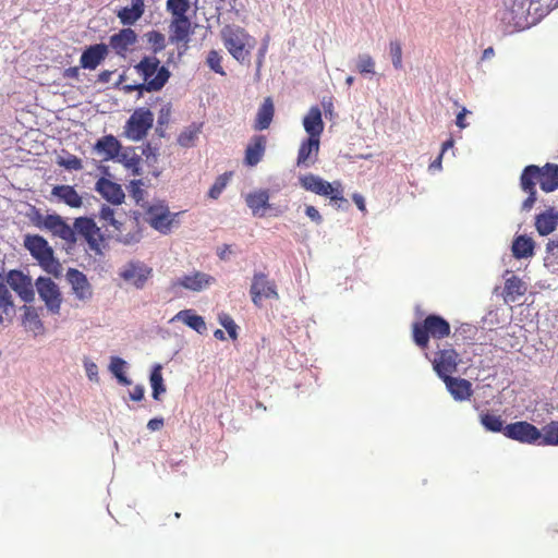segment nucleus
<instances>
[{"instance_id": "obj_31", "label": "nucleus", "mask_w": 558, "mask_h": 558, "mask_svg": "<svg viewBox=\"0 0 558 558\" xmlns=\"http://www.w3.org/2000/svg\"><path fill=\"white\" fill-rule=\"evenodd\" d=\"M214 278L204 272H195L193 275L184 276L178 281V284L181 287L192 290V291H202L207 288Z\"/></svg>"}, {"instance_id": "obj_49", "label": "nucleus", "mask_w": 558, "mask_h": 558, "mask_svg": "<svg viewBox=\"0 0 558 558\" xmlns=\"http://www.w3.org/2000/svg\"><path fill=\"white\" fill-rule=\"evenodd\" d=\"M218 322L227 330L232 340L238 338V325L229 314L220 313L218 315Z\"/></svg>"}, {"instance_id": "obj_27", "label": "nucleus", "mask_w": 558, "mask_h": 558, "mask_svg": "<svg viewBox=\"0 0 558 558\" xmlns=\"http://www.w3.org/2000/svg\"><path fill=\"white\" fill-rule=\"evenodd\" d=\"M172 320L182 322L199 335H204L207 331L204 318L197 315L193 310H182L178 312Z\"/></svg>"}, {"instance_id": "obj_58", "label": "nucleus", "mask_w": 558, "mask_h": 558, "mask_svg": "<svg viewBox=\"0 0 558 558\" xmlns=\"http://www.w3.org/2000/svg\"><path fill=\"white\" fill-rule=\"evenodd\" d=\"M527 194V197L523 201L521 209L523 211H529L532 209L536 202V191H524Z\"/></svg>"}, {"instance_id": "obj_38", "label": "nucleus", "mask_w": 558, "mask_h": 558, "mask_svg": "<svg viewBox=\"0 0 558 558\" xmlns=\"http://www.w3.org/2000/svg\"><path fill=\"white\" fill-rule=\"evenodd\" d=\"M539 167L536 165L526 166L520 177L522 191H536V183H539Z\"/></svg>"}, {"instance_id": "obj_34", "label": "nucleus", "mask_w": 558, "mask_h": 558, "mask_svg": "<svg viewBox=\"0 0 558 558\" xmlns=\"http://www.w3.org/2000/svg\"><path fill=\"white\" fill-rule=\"evenodd\" d=\"M171 35H170V41L171 43H186L189 40L190 29H191V23L187 16L184 17H173V21L170 25Z\"/></svg>"}, {"instance_id": "obj_3", "label": "nucleus", "mask_w": 558, "mask_h": 558, "mask_svg": "<svg viewBox=\"0 0 558 558\" xmlns=\"http://www.w3.org/2000/svg\"><path fill=\"white\" fill-rule=\"evenodd\" d=\"M449 335V323L436 314L428 315L422 323L413 324V340L422 349L427 347L429 337L444 339Z\"/></svg>"}, {"instance_id": "obj_55", "label": "nucleus", "mask_w": 558, "mask_h": 558, "mask_svg": "<svg viewBox=\"0 0 558 558\" xmlns=\"http://www.w3.org/2000/svg\"><path fill=\"white\" fill-rule=\"evenodd\" d=\"M84 368L86 372V376L90 381L98 383L99 376H98V366L93 361H89L85 359L84 361Z\"/></svg>"}, {"instance_id": "obj_63", "label": "nucleus", "mask_w": 558, "mask_h": 558, "mask_svg": "<svg viewBox=\"0 0 558 558\" xmlns=\"http://www.w3.org/2000/svg\"><path fill=\"white\" fill-rule=\"evenodd\" d=\"M156 151H157V149L155 147H153L150 145V143L145 144L142 149V154L146 157L147 160H149L150 158L153 160H156V157H157Z\"/></svg>"}, {"instance_id": "obj_48", "label": "nucleus", "mask_w": 558, "mask_h": 558, "mask_svg": "<svg viewBox=\"0 0 558 558\" xmlns=\"http://www.w3.org/2000/svg\"><path fill=\"white\" fill-rule=\"evenodd\" d=\"M147 43L151 45L154 53H158L166 48L165 35L158 31H150L145 34Z\"/></svg>"}, {"instance_id": "obj_41", "label": "nucleus", "mask_w": 558, "mask_h": 558, "mask_svg": "<svg viewBox=\"0 0 558 558\" xmlns=\"http://www.w3.org/2000/svg\"><path fill=\"white\" fill-rule=\"evenodd\" d=\"M202 123L193 122L189 126H186L178 137V144L182 147H192L195 141L198 138L199 133L202 132Z\"/></svg>"}, {"instance_id": "obj_26", "label": "nucleus", "mask_w": 558, "mask_h": 558, "mask_svg": "<svg viewBox=\"0 0 558 558\" xmlns=\"http://www.w3.org/2000/svg\"><path fill=\"white\" fill-rule=\"evenodd\" d=\"M121 148V143L113 135L102 136L95 144V149L105 156V160L117 159Z\"/></svg>"}, {"instance_id": "obj_14", "label": "nucleus", "mask_w": 558, "mask_h": 558, "mask_svg": "<svg viewBox=\"0 0 558 558\" xmlns=\"http://www.w3.org/2000/svg\"><path fill=\"white\" fill-rule=\"evenodd\" d=\"M429 360L428 353L425 354ZM433 368L437 376L441 379L450 377L457 372L459 354L453 349L439 350L436 356L432 360Z\"/></svg>"}, {"instance_id": "obj_51", "label": "nucleus", "mask_w": 558, "mask_h": 558, "mask_svg": "<svg viewBox=\"0 0 558 558\" xmlns=\"http://www.w3.org/2000/svg\"><path fill=\"white\" fill-rule=\"evenodd\" d=\"M228 182L227 173L219 175L208 191V197L217 199L226 189Z\"/></svg>"}, {"instance_id": "obj_15", "label": "nucleus", "mask_w": 558, "mask_h": 558, "mask_svg": "<svg viewBox=\"0 0 558 558\" xmlns=\"http://www.w3.org/2000/svg\"><path fill=\"white\" fill-rule=\"evenodd\" d=\"M65 277L77 300L88 301L92 299L93 288L84 272L75 268H69Z\"/></svg>"}, {"instance_id": "obj_62", "label": "nucleus", "mask_w": 558, "mask_h": 558, "mask_svg": "<svg viewBox=\"0 0 558 558\" xmlns=\"http://www.w3.org/2000/svg\"><path fill=\"white\" fill-rule=\"evenodd\" d=\"M162 426H163L162 417H154V418L149 420L147 423V428L150 432H157V430L161 429Z\"/></svg>"}, {"instance_id": "obj_40", "label": "nucleus", "mask_w": 558, "mask_h": 558, "mask_svg": "<svg viewBox=\"0 0 558 558\" xmlns=\"http://www.w3.org/2000/svg\"><path fill=\"white\" fill-rule=\"evenodd\" d=\"M24 311V315L22 317V324L34 332H38L43 330L44 324L39 318L38 312L35 307L24 305L22 308Z\"/></svg>"}, {"instance_id": "obj_23", "label": "nucleus", "mask_w": 558, "mask_h": 558, "mask_svg": "<svg viewBox=\"0 0 558 558\" xmlns=\"http://www.w3.org/2000/svg\"><path fill=\"white\" fill-rule=\"evenodd\" d=\"M558 225V211L549 207L535 217V228L541 235L550 234Z\"/></svg>"}, {"instance_id": "obj_35", "label": "nucleus", "mask_w": 558, "mask_h": 558, "mask_svg": "<svg viewBox=\"0 0 558 558\" xmlns=\"http://www.w3.org/2000/svg\"><path fill=\"white\" fill-rule=\"evenodd\" d=\"M265 137L259 135L254 137V142L250 144L245 149V163L254 167L260 160L265 151Z\"/></svg>"}, {"instance_id": "obj_7", "label": "nucleus", "mask_w": 558, "mask_h": 558, "mask_svg": "<svg viewBox=\"0 0 558 558\" xmlns=\"http://www.w3.org/2000/svg\"><path fill=\"white\" fill-rule=\"evenodd\" d=\"M39 299L45 303L51 314H59L62 304V294L59 286L50 278L40 276L34 282Z\"/></svg>"}, {"instance_id": "obj_20", "label": "nucleus", "mask_w": 558, "mask_h": 558, "mask_svg": "<svg viewBox=\"0 0 558 558\" xmlns=\"http://www.w3.org/2000/svg\"><path fill=\"white\" fill-rule=\"evenodd\" d=\"M303 128L310 137L320 138V135L324 132V121L319 107H311L306 116L303 118Z\"/></svg>"}, {"instance_id": "obj_47", "label": "nucleus", "mask_w": 558, "mask_h": 558, "mask_svg": "<svg viewBox=\"0 0 558 558\" xmlns=\"http://www.w3.org/2000/svg\"><path fill=\"white\" fill-rule=\"evenodd\" d=\"M389 56L391 59L392 66L396 70H402L403 69V62H402V46L399 40H391L389 43Z\"/></svg>"}, {"instance_id": "obj_52", "label": "nucleus", "mask_w": 558, "mask_h": 558, "mask_svg": "<svg viewBox=\"0 0 558 558\" xmlns=\"http://www.w3.org/2000/svg\"><path fill=\"white\" fill-rule=\"evenodd\" d=\"M221 56L216 50H210L207 56V65L213 70L215 73L225 75L226 72L223 71V68L221 66Z\"/></svg>"}, {"instance_id": "obj_2", "label": "nucleus", "mask_w": 558, "mask_h": 558, "mask_svg": "<svg viewBox=\"0 0 558 558\" xmlns=\"http://www.w3.org/2000/svg\"><path fill=\"white\" fill-rule=\"evenodd\" d=\"M23 245L44 271L54 277L61 275L62 265L54 256L53 248L43 235L26 234L23 240Z\"/></svg>"}, {"instance_id": "obj_59", "label": "nucleus", "mask_w": 558, "mask_h": 558, "mask_svg": "<svg viewBox=\"0 0 558 558\" xmlns=\"http://www.w3.org/2000/svg\"><path fill=\"white\" fill-rule=\"evenodd\" d=\"M527 194V197L523 201L521 209L523 211H529L532 209L536 202V191H524Z\"/></svg>"}, {"instance_id": "obj_56", "label": "nucleus", "mask_w": 558, "mask_h": 558, "mask_svg": "<svg viewBox=\"0 0 558 558\" xmlns=\"http://www.w3.org/2000/svg\"><path fill=\"white\" fill-rule=\"evenodd\" d=\"M142 180H133L131 181V195L135 199L137 204L143 201L144 191L142 190Z\"/></svg>"}, {"instance_id": "obj_8", "label": "nucleus", "mask_w": 558, "mask_h": 558, "mask_svg": "<svg viewBox=\"0 0 558 558\" xmlns=\"http://www.w3.org/2000/svg\"><path fill=\"white\" fill-rule=\"evenodd\" d=\"M505 437L521 444L539 446L541 429L526 421H518L505 426Z\"/></svg>"}, {"instance_id": "obj_12", "label": "nucleus", "mask_w": 558, "mask_h": 558, "mask_svg": "<svg viewBox=\"0 0 558 558\" xmlns=\"http://www.w3.org/2000/svg\"><path fill=\"white\" fill-rule=\"evenodd\" d=\"M146 215L149 226L162 234L170 232L174 219L179 216L178 213H170L168 206L162 202L148 206Z\"/></svg>"}, {"instance_id": "obj_17", "label": "nucleus", "mask_w": 558, "mask_h": 558, "mask_svg": "<svg viewBox=\"0 0 558 558\" xmlns=\"http://www.w3.org/2000/svg\"><path fill=\"white\" fill-rule=\"evenodd\" d=\"M320 138L310 137L304 138L299 147L296 166L308 168L315 163L319 153Z\"/></svg>"}, {"instance_id": "obj_44", "label": "nucleus", "mask_w": 558, "mask_h": 558, "mask_svg": "<svg viewBox=\"0 0 558 558\" xmlns=\"http://www.w3.org/2000/svg\"><path fill=\"white\" fill-rule=\"evenodd\" d=\"M14 306L12 294L4 283L0 282V325L3 323V314H8Z\"/></svg>"}, {"instance_id": "obj_39", "label": "nucleus", "mask_w": 558, "mask_h": 558, "mask_svg": "<svg viewBox=\"0 0 558 558\" xmlns=\"http://www.w3.org/2000/svg\"><path fill=\"white\" fill-rule=\"evenodd\" d=\"M149 384L151 387V397L155 400H160V396L166 392V386L162 377V365L155 364L149 374Z\"/></svg>"}, {"instance_id": "obj_5", "label": "nucleus", "mask_w": 558, "mask_h": 558, "mask_svg": "<svg viewBox=\"0 0 558 558\" xmlns=\"http://www.w3.org/2000/svg\"><path fill=\"white\" fill-rule=\"evenodd\" d=\"M221 38L229 53L238 61L243 62L250 51L246 48L250 35L244 28L236 25H227L221 29Z\"/></svg>"}, {"instance_id": "obj_24", "label": "nucleus", "mask_w": 558, "mask_h": 558, "mask_svg": "<svg viewBox=\"0 0 558 558\" xmlns=\"http://www.w3.org/2000/svg\"><path fill=\"white\" fill-rule=\"evenodd\" d=\"M51 195L72 208H80L83 204L82 197L72 185H56L52 187Z\"/></svg>"}, {"instance_id": "obj_33", "label": "nucleus", "mask_w": 558, "mask_h": 558, "mask_svg": "<svg viewBox=\"0 0 558 558\" xmlns=\"http://www.w3.org/2000/svg\"><path fill=\"white\" fill-rule=\"evenodd\" d=\"M275 113L274 102L271 98L267 97L262 106L258 108L254 129L257 131H264L269 128Z\"/></svg>"}, {"instance_id": "obj_57", "label": "nucleus", "mask_w": 558, "mask_h": 558, "mask_svg": "<svg viewBox=\"0 0 558 558\" xmlns=\"http://www.w3.org/2000/svg\"><path fill=\"white\" fill-rule=\"evenodd\" d=\"M305 215L317 226L323 223V216L318 211V209L312 205H307L305 207Z\"/></svg>"}, {"instance_id": "obj_46", "label": "nucleus", "mask_w": 558, "mask_h": 558, "mask_svg": "<svg viewBox=\"0 0 558 558\" xmlns=\"http://www.w3.org/2000/svg\"><path fill=\"white\" fill-rule=\"evenodd\" d=\"M167 9L173 17H184L190 9L189 0H167Z\"/></svg>"}, {"instance_id": "obj_60", "label": "nucleus", "mask_w": 558, "mask_h": 558, "mask_svg": "<svg viewBox=\"0 0 558 558\" xmlns=\"http://www.w3.org/2000/svg\"><path fill=\"white\" fill-rule=\"evenodd\" d=\"M140 235L137 233H128L118 238V241L124 245H131L140 242Z\"/></svg>"}, {"instance_id": "obj_30", "label": "nucleus", "mask_w": 558, "mask_h": 558, "mask_svg": "<svg viewBox=\"0 0 558 558\" xmlns=\"http://www.w3.org/2000/svg\"><path fill=\"white\" fill-rule=\"evenodd\" d=\"M246 205L252 209L254 216L264 217L265 209L270 207L268 191L250 193L246 196Z\"/></svg>"}, {"instance_id": "obj_10", "label": "nucleus", "mask_w": 558, "mask_h": 558, "mask_svg": "<svg viewBox=\"0 0 558 558\" xmlns=\"http://www.w3.org/2000/svg\"><path fill=\"white\" fill-rule=\"evenodd\" d=\"M36 227L50 231L52 235L62 239L70 245H74L77 241L75 230L58 214L46 215L43 221H36Z\"/></svg>"}, {"instance_id": "obj_11", "label": "nucleus", "mask_w": 558, "mask_h": 558, "mask_svg": "<svg viewBox=\"0 0 558 558\" xmlns=\"http://www.w3.org/2000/svg\"><path fill=\"white\" fill-rule=\"evenodd\" d=\"M250 294L255 306L262 307L264 299H279L277 287L264 272H255L252 279Z\"/></svg>"}, {"instance_id": "obj_50", "label": "nucleus", "mask_w": 558, "mask_h": 558, "mask_svg": "<svg viewBox=\"0 0 558 558\" xmlns=\"http://www.w3.org/2000/svg\"><path fill=\"white\" fill-rule=\"evenodd\" d=\"M58 165L65 168L66 170L78 171L83 169L82 160L78 157L71 154H69L66 157H59Z\"/></svg>"}, {"instance_id": "obj_43", "label": "nucleus", "mask_w": 558, "mask_h": 558, "mask_svg": "<svg viewBox=\"0 0 558 558\" xmlns=\"http://www.w3.org/2000/svg\"><path fill=\"white\" fill-rule=\"evenodd\" d=\"M539 446H558V421H551L543 426Z\"/></svg>"}, {"instance_id": "obj_32", "label": "nucleus", "mask_w": 558, "mask_h": 558, "mask_svg": "<svg viewBox=\"0 0 558 558\" xmlns=\"http://www.w3.org/2000/svg\"><path fill=\"white\" fill-rule=\"evenodd\" d=\"M505 300L515 302L520 296L524 295L527 287L526 283L518 276H510L505 282Z\"/></svg>"}, {"instance_id": "obj_25", "label": "nucleus", "mask_w": 558, "mask_h": 558, "mask_svg": "<svg viewBox=\"0 0 558 558\" xmlns=\"http://www.w3.org/2000/svg\"><path fill=\"white\" fill-rule=\"evenodd\" d=\"M539 186L550 193L558 189V165L547 162L544 167H539Z\"/></svg>"}, {"instance_id": "obj_21", "label": "nucleus", "mask_w": 558, "mask_h": 558, "mask_svg": "<svg viewBox=\"0 0 558 558\" xmlns=\"http://www.w3.org/2000/svg\"><path fill=\"white\" fill-rule=\"evenodd\" d=\"M511 253L515 259H526L533 257L535 254L534 240L526 234L514 236L511 245Z\"/></svg>"}, {"instance_id": "obj_53", "label": "nucleus", "mask_w": 558, "mask_h": 558, "mask_svg": "<svg viewBox=\"0 0 558 558\" xmlns=\"http://www.w3.org/2000/svg\"><path fill=\"white\" fill-rule=\"evenodd\" d=\"M99 217L114 229L120 230L122 223L114 218V210L111 207L102 205L100 208Z\"/></svg>"}, {"instance_id": "obj_28", "label": "nucleus", "mask_w": 558, "mask_h": 558, "mask_svg": "<svg viewBox=\"0 0 558 558\" xmlns=\"http://www.w3.org/2000/svg\"><path fill=\"white\" fill-rule=\"evenodd\" d=\"M144 8V0H131V7L121 8L117 16L123 25H132L142 17Z\"/></svg>"}, {"instance_id": "obj_37", "label": "nucleus", "mask_w": 558, "mask_h": 558, "mask_svg": "<svg viewBox=\"0 0 558 558\" xmlns=\"http://www.w3.org/2000/svg\"><path fill=\"white\" fill-rule=\"evenodd\" d=\"M128 367V362L120 356H111L110 363L108 365L109 372L117 379V381L122 386H130L132 380L126 376L125 368Z\"/></svg>"}, {"instance_id": "obj_16", "label": "nucleus", "mask_w": 558, "mask_h": 558, "mask_svg": "<svg viewBox=\"0 0 558 558\" xmlns=\"http://www.w3.org/2000/svg\"><path fill=\"white\" fill-rule=\"evenodd\" d=\"M109 53L108 46L106 44H94L87 46L80 58V64L85 70H95L100 65Z\"/></svg>"}, {"instance_id": "obj_6", "label": "nucleus", "mask_w": 558, "mask_h": 558, "mask_svg": "<svg viewBox=\"0 0 558 558\" xmlns=\"http://www.w3.org/2000/svg\"><path fill=\"white\" fill-rule=\"evenodd\" d=\"M153 124V112L147 108H137L130 116L124 125V135L131 141L140 142L146 137Z\"/></svg>"}, {"instance_id": "obj_18", "label": "nucleus", "mask_w": 558, "mask_h": 558, "mask_svg": "<svg viewBox=\"0 0 558 558\" xmlns=\"http://www.w3.org/2000/svg\"><path fill=\"white\" fill-rule=\"evenodd\" d=\"M96 191L109 203L120 205L124 201V192L118 183L106 178H100L96 182Z\"/></svg>"}, {"instance_id": "obj_64", "label": "nucleus", "mask_w": 558, "mask_h": 558, "mask_svg": "<svg viewBox=\"0 0 558 558\" xmlns=\"http://www.w3.org/2000/svg\"><path fill=\"white\" fill-rule=\"evenodd\" d=\"M64 78L78 80L80 77V69L77 66H71L63 71Z\"/></svg>"}, {"instance_id": "obj_45", "label": "nucleus", "mask_w": 558, "mask_h": 558, "mask_svg": "<svg viewBox=\"0 0 558 558\" xmlns=\"http://www.w3.org/2000/svg\"><path fill=\"white\" fill-rule=\"evenodd\" d=\"M356 69L362 75L375 74V61L368 53H361L356 59Z\"/></svg>"}, {"instance_id": "obj_61", "label": "nucleus", "mask_w": 558, "mask_h": 558, "mask_svg": "<svg viewBox=\"0 0 558 558\" xmlns=\"http://www.w3.org/2000/svg\"><path fill=\"white\" fill-rule=\"evenodd\" d=\"M145 388L143 385H136L132 391H130V399L133 401H141L144 399Z\"/></svg>"}, {"instance_id": "obj_36", "label": "nucleus", "mask_w": 558, "mask_h": 558, "mask_svg": "<svg viewBox=\"0 0 558 558\" xmlns=\"http://www.w3.org/2000/svg\"><path fill=\"white\" fill-rule=\"evenodd\" d=\"M117 160L121 162L126 169L131 170L134 175H141V156L136 154L135 147H125Z\"/></svg>"}, {"instance_id": "obj_1", "label": "nucleus", "mask_w": 558, "mask_h": 558, "mask_svg": "<svg viewBox=\"0 0 558 558\" xmlns=\"http://www.w3.org/2000/svg\"><path fill=\"white\" fill-rule=\"evenodd\" d=\"M136 73L143 78V83L124 85L125 93L138 92L141 98L144 92H160L168 83L171 73L169 69L160 64L156 56H145L134 65Z\"/></svg>"}, {"instance_id": "obj_29", "label": "nucleus", "mask_w": 558, "mask_h": 558, "mask_svg": "<svg viewBox=\"0 0 558 558\" xmlns=\"http://www.w3.org/2000/svg\"><path fill=\"white\" fill-rule=\"evenodd\" d=\"M72 229L75 230V235H82L84 239L90 235H97L100 240H104V234L100 232V228L97 227L96 222L90 217H77L74 219Z\"/></svg>"}, {"instance_id": "obj_22", "label": "nucleus", "mask_w": 558, "mask_h": 558, "mask_svg": "<svg viewBox=\"0 0 558 558\" xmlns=\"http://www.w3.org/2000/svg\"><path fill=\"white\" fill-rule=\"evenodd\" d=\"M136 40V33L132 28L126 27L110 36L109 46L114 49L117 53L121 54L126 51L130 46L134 45Z\"/></svg>"}, {"instance_id": "obj_9", "label": "nucleus", "mask_w": 558, "mask_h": 558, "mask_svg": "<svg viewBox=\"0 0 558 558\" xmlns=\"http://www.w3.org/2000/svg\"><path fill=\"white\" fill-rule=\"evenodd\" d=\"M153 274V269L140 259H131L119 269V276L136 289H143Z\"/></svg>"}, {"instance_id": "obj_4", "label": "nucleus", "mask_w": 558, "mask_h": 558, "mask_svg": "<svg viewBox=\"0 0 558 558\" xmlns=\"http://www.w3.org/2000/svg\"><path fill=\"white\" fill-rule=\"evenodd\" d=\"M299 182L304 190L328 197L331 202L348 203L343 197V190L339 181L330 183L316 174L308 173L300 177Z\"/></svg>"}, {"instance_id": "obj_54", "label": "nucleus", "mask_w": 558, "mask_h": 558, "mask_svg": "<svg viewBox=\"0 0 558 558\" xmlns=\"http://www.w3.org/2000/svg\"><path fill=\"white\" fill-rule=\"evenodd\" d=\"M85 241L88 245V248L94 252L96 255L102 256L104 255V246L102 242L104 240H100L97 235H90L88 238H85Z\"/></svg>"}, {"instance_id": "obj_42", "label": "nucleus", "mask_w": 558, "mask_h": 558, "mask_svg": "<svg viewBox=\"0 0 558 558\" xmlns=\"http://www.w3.org/2000/svg\"><path fill=\"white\" fill-rule=\"evenodd\" d=\"M480 422L483 427L492 433H502L505 435V426L501 416L483 412L480 415Z\"/></svg>"}, {"instance_id": "obj_19", "label": "nucleus", "mask_w": 558, "mask_h": 558, "mask_svg": "<svg viewBox=\"0 0 558 558\" xmlns=\"http://www.w3.org/2000/svg\"><path fill=\"white\" fill-rule=\"evenodd\" d=\"M442 380L456 401H465L473 393L472 384L468 379L450 376Z\"/></svg>"}, {"instance_id": "obj_13", "label": "nucleus", "mask_w": 558, "mask_h": 558, "mask_svg": "<svg viewBox=\"0 0 558 558\" xmlns=\"http://www.w3.org/2000/svg\"><path fill=\"white\" fill-rule=\"evenodd\" d=\"M9 287L25 303H32L35 300V290L32 277L19 269H11L5 276Z\"/></svg>"}]
</instances>
